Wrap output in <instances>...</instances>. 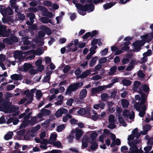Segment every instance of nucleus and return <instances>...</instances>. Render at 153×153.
<instances>
[{"instance_id":"774afa93","label":"nucleus","mask_w":153,"mask_h":153,"mask_svg":"<svg viewBox=\"0 0 153 153\" xmlns=\"http://www.w3.org/2000/svg\"><path fill=\"white\" fill-rule=\"evenodd\" d=\"M74 100L72 98H70L69 99L67 102L66 104L68 106H71Z\"/></svg>"},{"instance_id":"7c9ffc66","label":"nucleus","mask_w":153,"mask_h":153,"mask_svg":"<svg viewBox=\"0 0 153 153\" xmlns=\"http://www.w3.org/2000/svg\"><path fill=\"white\" fill-rule=\"evenodd\" d=\"M129 104L128 100L126 99H123L122 100V105L123 107L124 108H127L128 107Z\"/></svg>"},{"instance_id":"c03bdc74","label":"nucleus","mask_w":153,"mask_h":153,"mask_svg":"<svg viewBox=\"0 0 153 153\" xmlns=\"http://www.w3.org/2000/svg\"><path fill=\"white\" fill-rule=\"evenodd\" d=\"M36 95L38 99H40L42 96V93L41 90H38L36 92Z\"/></svg>"},{"instance_id":"864d4df0","label":"nucleus","mask_w":153,"mask_h":153,"mask_svg":"<svg viewBox=\"0 0 153 153\" xmlns=\"http://www.w3.org/2000/svg\"><path fill=\"white\" fill-rule=\"evenodd\" d=\"M25 129H23L18 131L17 132V134L19 135L22 136L25 134Z\"/></svg>"},{"instance_id":"49530a36","label":"nucleus","mask_w":153,"mask_h":153,"mask_svg":"<svg viewBox=\"0 0 153 153\" xmlns=\"http://www.w3.org/2000/svg\"><path fill=\"white\" fill-rule=\"evenodd\" d=\"M151 145L145 147L144 148V150L146 152H149L152 149V145H153V142L151 143Z\"/></svg>"},{"instance_id":"09e8293b","label":"nucleus","mask_w":153,"mask_h":153,"mask_svg":"<svg viewBox=\"0 0 153 153\" xmlns=\"http://www.w3.org/2000/svg\"><path fill=\"white\" fill-rule=\"evenodd\" d=\"M10 38L12 41V42L13 43H16L18 42V39L17 37L15 36L14 35H11L10 36Z\"/></svg>"},{"instance_id":"6e6552de","label":"nucleus","mask_w":153,"mask_h":153,"mask_svg":"<svg viewBox=\"0 0 153 153\" xmlns=\"http://www.w3.org/2000/svg\"><path fill=\"white\" fill-rule=\"evenodd\" d=\"M144 42L142 40L136 41L133 44V46L134 47L135 49L139 50L140 48V47L144 45Z\"/></svg>"},{"instance_id":"4d7b16f0","label":"nucleus","mask_w":153,"mask_h":153,"mask_svg":"<svg viewBox=\"0 0 153 153\" xmlns=\"http://www.w3.org/2000/svg\"><path fill=\"white\" fill-rule=\"evenodd\" d=\"M41 143L44 145H47L48 143L52 144V143L51 142L50 140L48 141L47 139H44Z\"/></svg>"},{"instance_id":"37998d69","label":"nucleus","mask_w":153,"mask_h":153,"mask_svg":"<svg viewBox=\"0 0 153 153\" xmlns=\"http://www.w3.org/2000/svg\"><path fill=\"white\" fill-rule=\"evenodd\" d=\"M97 48L96 45H94L91 47L90 49V53H92L93 55L96 53V51H95Z\"/></svg>"},{"instance_id":"58836bf2","label":"nucleus","mask_w":153,"mask_h":153,"mask_svg":"<svg viewBox=\"0 0 153 153\" xmlns=\"http://www.w3.org/2000/svg\"><path fill=\"white\" fill-rule=\"evenodd\" d=\"M152 54V50L150 49H149L146 52L143 53V56L147 57L148 56H151Z\"/></svg>"},{"instance_id":"9d476101","label":"nucleus","mask_w":153,"mask_h":153,"mask_svg":"<svg viewBox=\"0 0 153 153\" xmlns=\"http://www.w3.org/2000/svg\"><path fill=\"white\" fill-rule=\"evenodd\" d=\"M152 127L149 124H146L143 126V131H141L140 133L142 135H146L147 134L148 131H149L151 128Z\"/></svg>"},{"instance_id":"f257e3e1","label":"nucleus","mask_w":153,"mask_h":153,"mask_svg":"<svg viewBox=\"0 0 153 153\" xmlns=\"http://www.w3.org/2000/svg\"><path fill=\"white\" fill-rule=\"evenodd\" d=\"M83 85V82H82L74 83L70 84L66 89L65 94L71 95L73 92L77 90Z\"/></svg>"},{"instance_id":"f8f14e48","label":"nucleus","mask_w":153,"mask_h":153,"mask_svg":"<svg viewBox=\"0 0 153 153\" xmlns=\"http://www.w3.org/2000/svg\"><path fill=\"white\" fill-rule=\"evenodd\" d=\"M75 130L76 131V139L77 140H79L82 136L83 133L81 129L78 128H76Z\"/></svg>"},{"instance_id":"79ce46f5","label":"nucleus","mask_w":153,"mask_h":153,"mask_svg":"<svg viewBox=\"0 0 153 153\" xmlns=\"http://www.w3.org/2000/svg\"><path fill=\"white\" fill-rule=\"evenodd\" d=\"M65 125L64 124H62L58 126L57 128V131L58 132L61 131L65 128Z\"/></svg>"},{"instance_id":"4c0bfd02","label":"nucleus","mask_w":153,"mask_h":153,"mask_svg":"<svg viewBox=\"0 0 153 153\" xmlns=\"http://www.w3.org/2000/svg\"><path fill=\"white\" fill-rule=\"evenodd\" d=\"M85 109L82 108H80L77 111V113L78 114L82 115H85Z\"/></svg>"},{"instance_id":"39448f33","label":"nucleus","mask_w":153,"mask_h":153,"mask_svg":"<svg viewBox=\"0 0 153 153\" xmlns=\"http://www.w3.org/2000/svg\"><path fill=\"white\" fill-rule=\"evenodd\" d=\"M0 12L3 16H4L7 15H11L13 14V11L10 7H1L0 8Z\"/></svg>"},{"instance_id":"bf43d9fd","label":"nucleus","mask_w":153,"mask_h":153,"mask_svg":"<svg viewBox=\"0 0 153 153\" xmlns=\"http://www.w3.org/2000/svg\"><path fill=\"white\" fill-rule=\"evenodd\" d=\"M25 39L23 41V44L25 45H29L31 42L30 41L27 40L28 38L27 37L25 36L24 38V39H25Z\"/></svg>"},{"instance_id":"423d86ee","label":"nucleus","mask_w":153,"mask_h":153,"mask_svg":"<svg viewBox=\"0 0 153 153\" xmlns=\"http://www.w3.org/2000/svg\"><path fill=\"white\" fill-rule=\"evenodd\" d=\"M0 104V111L7 113L10 111V105L7 102H3Z\"/></svg>"},{"instance_id":"b1692460","label":"nucleus","mask_w":153,"mask_h":153,"mask_svg":"<svg viewBox=\"0 0 153 153\" xmlns=\"http://www.w3.org/2000/svg\"><path fill=\"white\" fill-rule=\"evenodd\" d=\"M29 123V120H24L21 123L19 128L22 129L25 128L28 125Z\"/></svg>"},{"instance_id":"9b49d317","label":"nucleus","mask_w":153,"mask_h":153,"mask_svg":"<svg viewBox=\"0 0 153 153\" xmlns=\"http://www.w3.org/2000/svg\"><path fill=\"white\" fill-rule=\"evenodd\" d=\"M33 67L32 65L30 63H25L23 65V68L20 69V70L21 71L24 72H27L30 69L32 68Z\"/></svg>"},{"instance_id":"338daca9","label":"nucleus","mask_w":153,"mask_h":153,"mask_svg":"<svg viewBox=\"0 0 153 153\" xmlns=\"http://www.w3.org/2000/svg\"><path fill=\"white\" fill-rule=\"evenodd\" d=\"M107 59L106 58L104 57L100 59L99 60V63L100 64H102L106 62Z\"/></svg>"},{"instance_id":"72a5a7b5","label":"nucleus","mask_w":153,"mask_h":153,"mask_svg":"<svg viewBox=\"0 0 153 153\" xmlns=\"http://www.w3.org/2000/svg\"><path fill=\"white\" fill-rule=\"evenodd\" d=\"M101 99L103 101H106L109 98L108 95L106 93H104L101 94Z\"/></svg>"},{"instance_id":"0eeeda50","label":"nucleus","mask_w":153,"mask_h":153,"mask_svg":"<svg viewBox=\"0 0 153 153\" xmlns=\"http://www.w3.org/2000/svg\"><path fill=\"white\" fill-rule=\"evenodd\" d=\"M68 112V110L64 108H61L59 109L56 112L55 115L57 117H61L63 114H66Z\"/></svg>"},{"instance_id":"603ef678","label":"nucleus","mask_w":153,"mask_h":153,"mask_svg":"<svg viewBox=\"0 0 153 153\" xmlns=\"http://www.w3.org/2000/svg\"><path fill=\"white\" fill-rule=\"evenodd\" d=\"M71 67L70 66L68 65L65 67L63 69V72L64 73H68Z\"/></svg>"},{"instance_id":"c756f323","label":"nucleus","mask_w":153,"mask_h":153,"mask_svg":"<svg viewBox=\"0 0 153 153\" xmlns=\"http://www.w3.org/2000/svg\"><path fill=\"white\" fill-rule=\"evenodd\" d=\"M90 143L92 144L90 146V148L92 150H95L97 148L98 145L96 142H94L92 143V142H91Z\"/></svg>"},{"instance_id":"dca6fc26","label":"nucleus","mask_w":153,"mask_h":153,"mask_svg":"<svg viewBox=\"0 0 153 153\" xmlns=\"http://www.w3.org/2000/svg\"><path fill=\"white\" fill-rule=\"evenodd\" d=\"M87 94V91L85 89H83L80 91L79 94V98L82 100L85 97Z\"/></svg>"},{"instance_id":"ddd939ff","label":"nucleus","mask_w":153,"mask_h":153,"mask_svg":"<svg viewBox=\"0 0 153 153\" xmlns=\"http://www.w3.org/2000/svg\"><path fill=\"white\" fill-rule=\"evenodd\" d=\"M40 29L48 35H51L52 33L51 30L45 25H41L40 26Z\"/></svg>"},{"instance_id":"8fccbe9b","label":"nucleus","mask_w":153,"mask_h":153,"mask_svg":"<svg viewBox=\"0 0 153 153\" xmlns=\"http://www.w3.org/2000/svg\"><path fill=\"white\" fill-rule=\"evenodd\" d=\"M18 16L19 19L22 21H23L25 18V16L24 14L21 13H18Z\"/></svg>"},{"instance_id":"052dcab7","label":"nucleus","mask_w":153,"mask_h":153,"mask_svg":"<svg viewBox=\"0 0 153 153\" xmlns=\"http://www.w3.org/2000/svg\"><path fill=\"white\" fill-rule=\"evenodd\" d=\"M137 75L138 77L141 78L144 77L145 76L144 74L141 70H140L138 71Z\"/></svg>"},{"instance_id":"393cba45","label":"nucleus","mask_w":153,"mask_h":153,"mask_svg":"<svg viewBox=\"0 0 153 153\" xmlns=\"http://www.w3.org/2000/svg\"><path fill=\"white\" fill-rule=\"evenodd\" d=\"M10 78L12 80H20L21 79V76L17 74H13L11 75Z\"/></svg>"},{"instance_id":"473e14b6","label":"nucleus","mask_w":153,"mask_h":153,"mask_svg":"<svg viewBox=\"0 0 153 153\" xmlns=\"http://www.w3.org/2000/svg\"><path fill=\"white\" fill-rule=\"evenodd\" d=\"M144 104L141 103V102H136L134 105V107L137 111H140L141 106Z\"/></svg>"},{"instance_id":"69168bd1","label":"nucleus","mask_w":153,"mask_h":153,"mask_svg":"<svg viewBox=\"0 0 153 153\" xmlns=\"http://www.w3.org/2000/svg\"><path fill=\"white\" fill-rule=\"evenodd\" d=\"M149 90V87L146 85H144L143 86V90L145 92H148Z\"/></svg>"},{"instance_id":"6e6d98bb","label":"nucleus","mask_w":153,"mask_h":153,"mask_svg":"<svg viewBox=\"0 0 153 153\" xmlns=\"http://www.w3.org/2000/svg\"><path fill=\"white\" fill-rule=\"evenodd\" d=\"M28 11L30 13H35L38 11V9L36 7H30L28 9Z\"/></svg>"},{"instance_id":"680f3d73","label":"nucleus","mask_w":153,"mask_h":153,"mask_svg":"<svg viewBox=\"0 0 153 153\" xmlns=\"http://www.w3.org/2000/svg\"><path fill=\"white\" fill-rule=\"evenodd\" d=\"M15 85H8L7 87V90L8 91L11 90L14 88Z\"/></svg>"},{"instance_id":"7ed1b4c3","label":"nucleus","mask_w":153,"mask_h":153,"mask_svg":"<svg viewBox=\"0 0 153 153\" xmlns=\"http://www.w3.org/2000/svg\"><path fill=\"white\" fill-rule=\"evenodd\" d=\"M140 140L137 139H136L132 142L129 141L128 145L130 146L129 151L127 153H135L138 151V149L137 144L139 143Z\"/></svg>"},{"instance_id":"1a4fd4ad","label":"nucleus","mask_w":153,"mask_h":153,"mask_svg":"<svg viewBox=\"0 0 153 153\" xmlns=\"http://www.w3.org/2000/svg\"><path fill=\"white\" fill-rule=\"evenodd\" d=\"M105 89V87L103 86H99L98 87L94 88H92L91 93L92 94H94L98 93Z\"/></svg>"},{"instance_id":"e433bc0d","label":"nucleus","mask_w":153,"mask_h":153,"mask_svg":"<svg viewBox=\"0 0 153 153\" xmlns=\"http://www.w3.org/2000/svg\"><path fill=\"white\" fill-rule=\"evenodd\" d=\"M75 132L74 130H73L71 132L70 135L68 137V139L69 142L70 143H72L73 141V138H74V136L72 134H75Z\"/></svg>"},{"instance_id":"bb28decb","label":"nucleus","mask_w":153,"mask_h":153,"mask_svg":"<svg viewBox=\"0 0 153 153\" xmlns=\"http://www.w3.org/2000/svg\"><path fill=\"white\" fill-rule=\"evenodd\" d=\"M97 57H94L90 61L89 66L90 67H92L94 66L95 65L96 62L97 60Z\"/></svg>"},{"instance_id":"2eb2a0df","label":"nucleus","mask_w":153,"mask_h":153,"mask_svg":"<svg viewBox=\"0 0 153 153\" xmlns=\"http://www.w3.org/2000/svg\"><path fill=\"white\" fill-rule=\"evenodd\" d=\"M40 29L48 35H51L52 33L51 30L45 25H41L40 26Z\"/></svg>"},{"instance_id":"4be33fe9","label":"nucleus","mask_w":153,"mask_h":153,"mask_svg":"<svg viewBox=\"0 0 153 153\" xmlns=\"http://www.w3.org/2000/svg\"><path fill=\"white\" fill-rule=\"evenodd\" d=\"M141 84V82L138 81H135L134 82L132 89L134 91H137V90Z\"/></svg>"},{"instance_id":"4468645a","label":"nucleus","mask_w":153,"mask_h":153,"mask_svg":"<svg viewBox=\"0 0 153 153\" xmlns=\"http://www.w3.org/2000/svg\"><path fill=\"white\" fill-rule=\"evenodd\" d=\"M40 29L48 35H51L52 33L51 30L45 25H41L40 26Z\"/></svg>"},{"instance_id":"aec40b11","label":"nucleus","mask_w":153,"mask_h":153,"mask_svg":"<svg viewBox=\"0 0 153 153\" xmlns=\"http://www.w3.org/2000/svg\"><path fill=\"white\" fill-rule=\"evenodd\" d=\"M40 20L44 24L48 23H49L52 24L53 23L52 20L51 19H49L46 17H43L40 18Z\"/></svg>"},{"instance_id":"a878e982","label":"nucleus","mask_w":153,"mask_h":153,"mask_svg":"<svg viewBox=\"0 0 153 153\" xmlns=\"http://www.w3.org/2000/svg\"><path fill=\"white\" fill-rule=\"evenodd\" d=\"M44 49L43 47L39 48L36 51V55L40 56L44 53Z\"/></svg>"},{"instance_id":"c9c22d12","label":"nucleus","mask_w":153,"mask_h":153,"mask_svg":"<svg viewBox=\"0 0 153 153\" xmlns=\"http://www.w3.org/2000/svg\"><path fill=\"white\" fill-rule=\"evenodd\" d=\"M117 68V67L116 66H114L111 67L110 69V71L108 73L110 75H112L114 74L116 72V70Z\"/></svg>"},{"instance_id":"e2e57ef3","label":"nucleus","mask_w":153,"mask_h":153,"mask_svg":"<svg viewBox=\"0 0 153 153\" xmlns=\"http://www.w3.org/2000/svg\"><path fill=\"white\" fill-rule=\"evenodd\" d=\"M88 117H91V113H90V110L89 108H87L85 110V114Z\"/></svg>"},{"instance_id":"f704fd0d","label":"nucleus","mask_w":153,"mask_h":153,"mask_svg":"<svg viewBox=\"0 0 153 153\" xmlns=\"http://www.w3.org/2000/svg\"><path fill=\"white\" fill-rule=\"evenodd\" d=\"M122 82L123 85L129 86L131 84V82L130 80L126 79H123Z\"/></svg>"},{"instance_id":"ea45409f","label":"nucleus","mask_w":153,"mask_h":153,"mask_svg":"<svg viewBox=\"0 0 153 153\" xmlns=\"http://www.w3.org/2000/svg\"><path fill=\"white\" fill-rule=\"evenodd\" d=\"M98 135L97 133L96 132H94L91 134L90 137L92 141L95 140Z\"/></svg>"},{"instance_id":"13d9d810","label":"nucleus","mask_w":153,"mask_h":153,"mask_svg":"<svg viewBox=\"0 0 153 153\" xmlns=\"http://www.w3.org/2000/svg\"><path fill=\"white\" fill-rule=\"evenodd\" d=\"M52 144L53 146L57 147L58 148H59L61 145V142L59 141L54 142Z\"/></svg>"},{"instance_id":"5701e85b","label":"nucleus","mask_w":153,"mask_h":153,"mask_svg":"<svg viewBox=\"0 0 153 153\" xmlns=\"http://www.w3.org/2000/svg\"><path fill=\"white\" fill-rule=\"evenodd\" d=\"M115 4V3H107L103 5V7L104 9L106 10L107 9H108L111 7H112Z\"/></svg>"},{"instance_id":"cd10ccee","label":"nucleus","mask_w":153,"mask_h":153,"mask_svg":"<svg viewBox=\"0 0 153 153\" xmlns=\"http://www.w3.org/2000/svg\"><path fill=\"white\" fill-rule=\"evenodd\" d=\"M13 135V133L12 131L6 134L4 136V139L6 140H8L11 139L12 137V136Z\"/></svg>"},{"instance_id":"f03ea898","label":"nucleus","mask_w":153,"mask_h":153,"mask_svg":"<svg viewBox=\"0 0 153 153\" xmlns=\"http://www.w3.org/2000/svg\"><path fill=\"white\" fill-rule=\"evenodd\" d=\"M77 8L80 10L90 12L93 11L94 9V5L92 3L85 4V5L78 4L76 5Z\"/></svg>"},{"instance_id":"0e129e2a","label":"nucleus","mask_w":153,"mask_h":153,"mask_svg":"<svg viewBox=\"0 0 153 153\" xmlns=\"http://www.w3.org/2000/svg\"><path fill=\"white\" fill-rule=\"evenodd\" d=\"M91 32H88L86 33L82 36V38L84 39H86L89 37H90Z\"/></svg>"},{"instance_id":"5fc2aeb1","label":"nucleus","mask_w":153,"mask_h":153,"mask_svg":"<svg viewBox=\"0 0 153 153\" xmlns=\"http://www.w3.org/2000/svg\"><path fill=\"white\" fill-rule=\"evenodd\" d=\"M129 58H130V57L123 58L122 59V62L123 65H124L127 64L129 62Z\"/></svg>"},{"instance_id":"3c124183","label":"nucleus","mask_w":153,"mask_h":153,"mask_svg":"<svg viewBox=\"0 0 153 153\" xmlns=\"http://www.w3.org/2000/svg\"><path fill=\"white\" fill-rule=\"evenodd\" d=\"M129 111L127 109H125L123 112V115L125 117L128 118L129 115Z\"/></svg>"},{"instance_id":"f3484780","label":"nucleus","mask_w":153,"mask_h":153,"mask_svg":"<svg viewBox=\"0 0 153 153\" xmlns=\"http://www.w3.org/2000/svg\"><path fill=\"white\" fill-rule=\"evenodd\" d=\"M13 56L16 59H20L22 57L21 51H16L13 52Z\"/></svg>"},{"instance_id":"412c9836","label":"nucleus","mask_w":153,"mask_h":153,"mask_svg":"<svg viewBox=\"0 0 153 153\" xmlns=\"http://www.w3.org/2000/svg\"><path fill=\"white\" fill-rule=\"evenodd\" d=\"M139 93L140 94L141 96V103L142 104H145L146 101V94L141 91H140Z\"/></svg>"},{"instance_id":"20e7f679","label":"nucleus","mask_w":153,"mask_h":153,"mask_svg":"<svg viewBox=\"0 0 153 153\" xmlns=\"http://www.w3.org/2000/svg\"><path fill=\"white\" fill-rule=\"evenodd\" d=\"M7 27L4 25H1L0 26V37H7L9 36L10 33L11 31L9 30H7Z\"/></svg>"},{"instance_id":"a18cd8bd","label":"nucleus","mask_w":153,"mask_h":153,"mask_svg":"<svg viewBox=\"0 0 153 153\" xmlns=\"http://www.w3.org/2000/svg\"><path fill=\"white\" fill-rule=\"evenodd\" d=\"M16 1V0H10V1L11 6L13 9H15L16 8L15 6Z\"/></svg>"},{"instance_id":"de8ad7c7","label":"nucleus","mask_w":153,"mask_h":153,"mask_svg":"<svg viewBox=\"0 0 153 153\" xmlns=\"http://www.w3.org/2000/svg\"><path fill=\"white\" fill-rule=\"evenodd\" d=\"M2 21L4 23H8L9 22L11 21V18L9 17L7 18L3 17Z\"/></svg>"},{"instance_id":"2f4dec72","label":"nucleus","mask_w":153,"mask_h":153,"mask_svg":"<svg viewBox=\"0 0 153 153\" xmlns=\"http://www.w3.org/2000/svg\"><path fill=\"white\" fill-rule=\"evenodd\" d=\"M41 112L44 115H49L51 114V111L50 110L43 108L41 110Z\"/></svg>"},{"instance_id":"6ab92c4d","label":"nucleus","mask_w":153,"mask_h":153,"mask_svg":"<svg viewBox=\"0 0 153 153\" xmlns=\"http://www.w3.org/2000/svg\"><path fill=\"white\" fill-rule=\"evenodd\" d=\"M91 73V71L87 70L82 73L79 76V77L81 79H84L88 76Z\"/></svg>"},{"instance_id":"a211bd4d","label":"nucleus","mask_w":153,"mask_h":153,"mask_svg":"<svg viewBox=\"0 0 153 153\" xmlns=\"http://www.w3.org/2000/svg\"><path fill=\"white\" fill-rule=\"evenodd\" d=\"M27 16L29 18L32 24H33L34 21V19H35V16L34 14L32 13H27Z\"/></svg>"},{"instance_id":"a19ab883","label":"nucleus","mask_w":153,"mask_h":153,"mask_svg":"<svg viewBox=\"0 0 153 153\" xmlns=\"http://www.w3.org/2000/svg\"><path fill=\"white\" fill-rule=\"evenodd\" d=\"M108 121L110 123H115L116 120L114 119V116L110 115L108 117Z\"/></svg>"},{"instance_id":"c85d7f7f","label":"nucleus","mask_w":153,"mask_h":153,"mask_svg":"<svg viewBox=\"0 0 153 153\" xmlns=\"http://www.w3.org/2000/svg\"><path fill=\"white\" fill-rule=\"evenodd\" d=\"M2 42L8 45H11L13 43L10 37L4 39Z\"/></svg>"}]
</instances>
